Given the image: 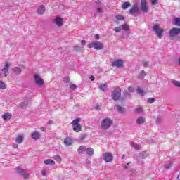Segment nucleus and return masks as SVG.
Returning a JSON list of instances; mask_svg holds the SVG:
<instances>
[{
	"instance_id": "nucleus-58",
	"label": "nucleus",
	"mask_w": 180,
	"mask_h": 180,
	"mask_svg": "<svg viewBox=\"0 0 180 180\" xmlns=\"http://www.w3.org/2000/svg\"><path fill=\"white\" fill-rule=\"evenodd\" d=\"M129 167V163H127L125 168H127Z\"/></svg>"
},
{
	"instance_id": "nucleus-23",
	"label": "nucleus",
	"mask_w": 180,
	"mask_h": 180,
	"mask_svg": "<svg viewBox=\"0 0 180 180\" xmlns=\"http://www.w3.org/2000/svg\"><path fill=\"white\" fill-rule=\"evenodd\" d=\"M146 122V118L144 117H139L136 120L137 124H143V123Z\"/></svg>"
},
{
	"instance_id": "nucleus-11",
	"label": "nucleus",
	"mask_w": 180,
	"mask_h": 180,
	"mask_svg": "<svg viewBox=\"0 0 180 180\" xmlns=\"http://www.w3.org/2000/svg\"><path fill=\"white\" fill-rule=\"evenodd\" d=\"M170 37H175L180 34V28L174 27L171 29L169 32Z\"/></svg>"
},
{
	"instance_id": "nucleus-46",
	"label": "nucleus",
	"mask_w": 180,
	"mask_h": 180,
	"mask_svg": "<svg viewBox=\"0 0 180 180\" xmlns=\"http://www.w3.org/2000/svg\"><path fill=\"white\" fill-rule=\"evenodd\" d=\"M143 67H148V62L147 61H145L143 63Z\"/></svg>"
},
{
	"instance_id": "nucleus-55",
	"label": "nucleus",
	"mask_w": 180,
	"mask_h": 180,
	"mask_svg": "<svg viewBox=\"0 0 180 180\" xmlns=\"http://www.w3.org/2000/svg\"><path fill=\"white\" fill-rule=\"evenodd\" d=\"M41 131H46V128L45 127H41Z\"/></svg>"
},
{
	"instance_id": "nucleus-37",
	"label": "nucleus",
	"mask_w": 180,
	"mask_h": 180,
	"mask_svg": "<svg viewBox=\"0 0 180 180\" xmlns=\"http://www.w3.org/2000/svg\"><path fill=\"white\" fill-rule=\"evenodd\" d=\"M115 19H117V20H124V17L122 15H115Z\"/></svg>"
},
{
	"instance_id": "nucleus-39",
	"label": "nucleus",
	"mask_w": 180,
	"mask_h": 180,
	"mask_svg": "<svg viewBox=\"0 0 180 180\" xmlns=\"http://www.w3.org/2000/svg\"><path fill=\"white\" fill-rule=\"evenodd\" d=\"M135 113H143V108L139 107L134 110Z\"/></svg>"
},
{
	"instance_id": "nucleus-52",
	"label": "nucleus",
	"mask_w": 180,
	"mask_h": 180,
	"mask_svg": "<svg viewBox=\"0 0 180 180\" xmlns=\"http://www.w3.org/2000/svg\"><path fill=\"white\" fill-rule=\"evenodd\" d=\"M90 79L91 80V81H95V77H94V76H91L90 77Z\"/></svg>"
},
{
	"instance_id": "nucleus-18",
	"label": "nucleus",
	"mask_w": 180,
	"mask_h": 180,
	"mask_svg": "<svg viewBox=\"0 0 180 180\" xmlns=\"http://www.w3.org/2000/svg\"><path fill=\"white\" fill-rule=\"evenodd\" d=\"M132 92H134V88H133L132 86H129L128 89L124 91V96H130L131 95L130 94H132Z\"/></svg>"
},
{
	"instance_id": "nucleus-28",
	"label": "nucleus",
	"mask_w": 180,
	"mask_h": 180,
	"mask_svg": "<svg viewBox=\"0 0 180 180\" xmlns=\"http://www.w3.org/2000/svg\"><path fill=\"white\" fill-rule=\"evenodd\" d=\"M173 25L174 26H180V18H176L172 22Z\"/></svg>"
},
{
	"instance_id": "nucleus-1",
	"label": "nucleus",
	"mask_w": 180,
	"mask_h": 180,
	"mask_svg": "<svg viewBox=\"0 0 180 180\" xmlns=\"http://www.w3.org/2000/svg\"><path fill=\"white\" fill-rule=\"evenodd\" d=\"M113 124V120L109 117L104 118L101 123V127L102 130H108V129H110Z\"/></svg>"
},
{
	"instance_id": "nucleus-45",
	"label": "nucleus",
	"mask_w": 180,
	"mask_h": 180,
	"mask_svg": "<svg viewBox=\"0 0 180 180\" xmlns=\"http://www.w3.org/2000/svg\"><path fill=\"white\" fill-rule=\"evenodd\" d=\"M148 103H154V98H149L148 99Z\"/></svg>"
},
{
	"instance_id": "nucleus-27",
	"label": "nucleus",
	"mask_w": 180,
	"mask_h": 180,
	"mask_svg": "<svg viewBox=\"0 0 180 180\" xmlns=\"http://www.w3.org/2000/svg\"><path fill=\"white\" fill-rule=\"evenodd\" d=\"M131 6V4L130 3L126 1V2H124L122 5V8L124 10V11H126V9H127V8L130 7Z\"/></svg>"
},
{
	"instance_id": "nucleus-30",
	"label": "nucleus",
	"mask_w": 180,
	"mask_h": 180,
	"mask_svg": "<svg viewBox=\"0 0 180 180\" xmlns=\"http://www.w3.org/2000/svg\"><path fill=\"white\" fill-rule=\"evenodd\" d=\"M172 84L174 85V86H177V88H180V82L178 80L172 79L171 81Z\"/></svg>"
},
{
	"instance_id": "nucleus-42",
	"label": "nucleus",
	"mask_w": 180,
	"mask_h": 180,
	"mask_svg": "<svg viewBox=\"0 0 180 180\" xmlns=\"http://www.w3.org/2000/svg\"><path fill=\"white\" fill-rule=\"evenodd\" d=\"M172 167V163L171 162H169V163H167L165 165V168H166L167 169H169V168Z\"/></svg>"
},
{
	"instance_id": "nucleus-24",
	"label": "nucleus",
	"mask_w": 180,
	"mask_h": 180,
	"mask_svg": "<svg viewBox=\"0 0 180 180\" xmlns=\"http://www.w3.org/2000/svg\"><path fill=\"white\" fill-rule=\"evenodd\" d=\"M44 164H46V165H54L56 162L51 159H46L44 161Z\"/></svg>"
},
{
	"instance_id": "nucleus-35",
	"label": "nucleus",
	"mask_w": 180,
	"mask_h": 180,
	"mask_svg": "<svg viewBox=\"0 0 180 180\" xmlns=\"http://www.w3.org/2000/svg\"><path fill=\"white\" fill-rule=\"evenodd\" d=\"M131 147H132V148H135V150H140V145L135 143H132L131 144Z\"/></svg>"
},
{
	"instance_id": "nucleus-44",
	"label": "nucleus",
	"mask_w": 180,
	"mask_h": 180,
	"mask_svg": "<svg viewBox=\"0 0 180 180\" xmlns=\"http://www.w3.org/2000/svg\"><path fill=\"white\" fill-rule=\"evenodd\" d=\"M70 88L72 91H74L75 89H77V86L75 84H71Z\"/></svg>"
},
{
	"instance_id": "nucleus-29",
	"label": "nucleus",
	"mask_w": 180,
	"mask_h": 180,
	"mask_svg": "<svg viewBox=\"0 0 180 180\" xmlns=\"http://www.w3.org/2000/svg\"><path fill=\"white\" fill-rule=\"evenodd\" d=\"M121 27H122V30H125V32H129V30H130V27L127 24L122 25Z\"/></svg>"
},
{
	"instance_id": "nucleus-16",
	"label": "nucleus",
	"mask_w": 180,
	"mask_h": 180,
	"mask_svg": "<svg viewBox=\"0 0 180 180\" xmlns=\"http://www.w3.org/2000/svg\"><path fill=\"white\" fill-rule=\"evenodd\" d=\"M1 117L6 122H8V120H11V117H12V113L9 112H5L4 115L1 116Z\"/></svg>"
},
{
	"instance_id": "nucleus-13",
	"label": "nucleus",
	"mask_w": 180,
	"mask_h": 180,
	"mask_svg": "<svg viewBox=\"0 0 180 180\" xmlns=\"http://www.w3.org/2000/svg\"><path fill=\"white\" fill-rule=\"evenodd\" d=\"M9 67H11V63H6L4 68L1 70V72L4 74L5 77H8L9 75Z\"/></svg>"
},
{
	"instance_id": "nucleus-50",
	"label": "nucleus",
	"mask_w": 180,
	"mask_h": 180,
	"mask_svg": "<svg viewBox=\"0 0 180 180\" xmlns=\"http://www.w3.org/2000/svg\"><path fill=\"white\" fill-rule=\"evenodd\" d=\"M94 39H96V40H98V39H99V34H96L94 36Z\"/></svg>"
},
{
	"instance_id": "nucleus-6",
	"label": "nucleus",
	"mask_w": 180,
	"mask_h": 180,
	"mask_svg": "<svg viewBox=\"0 0 180 180\" xmlns=\"http://www.w3.org/2000/svg\"><path fill=\"white\" fill-rule=\"evenodd\" d=\"M153 29L155 32V33H156L159 39H161L162 37V33H164V29L160 27V25L156 24L153 27Z\"/></svg>"
},
{
	"instance_id": "nucleus-3",
	"label": "nucleus",
	"mask_w": 180,
	"mask_h": 180,
	"mask_svg": "<svg viewBox=\"0 0 180 180\" xmlns=\"http://www.w3.org/2000/svg\"><path fill=\"white\" fill-rule=\"evenodd\" d=\"M120 96H122V89L120 87L115 88L111 94L112 99L118 101V99H120Z\"/></svg>"
},
{
	"instance_id": "nucleus-2",
	"label": "nucleus",
	"mask_w": 180,
	"mask_h": 180,
	"mask_svg": "<svg viewBox=\"0 0 180 180\" xmlns=\"http://www.w3.org/2000/svg\"><path fill=\"white\" fill-rule=\"evenodd\" d=\"M33 79L35 85H37L39 88H43L44 86V80L40 76L39 73H34L33 75Z\"/></svg>"
},
{
	"instance_id": "nucleus-51",
	"label": "nucleus",
	"mask_w": 180,
	"mask_h": 180,
	"mask_svg": "<svg viewBox=\"0 0 180 180\" xmlns=\"http://www.w3.org/2000/svg\"><path fill=\"white\" fill-rule=\"evenodd\" d=\"M81 43H82V46H85L86 41L85 40H82Z\"/></svg>"
},
{
	"instance_id": "nucleus-15",
	"label": "nucleus",
	"mask_w": 180,
	"mask_h": 180,
	"mask_svg": "<svg viewBox=\"0 0 180 180\" xmlns=\"http://www.w3.org/2000/svg\"><path fill=\"white\" fill-rule=\"evenodd\" d=\"M96 5L97 6V13H102V12H103L102 8H103V4H102V1H101L99 0L96 1Z\"/></svg>"
},
{
	"instance_id": "nucleus-53",
	"label": "nucleus",
	"mask_w": 180,
	"mask_h": 180,
	"mask_svg": "<svg viewBox=\"0 0 180 180\" xmlns=\"http://www.w3.org/2000/svg\"><path fill=\"white\" fill-rule=\"evenodd\" d=\"M13 147L14 148H18V144L14 143V144H13Z\"/></svg>"
},
{
	"instance_id": "nucleus-43",
	"label": "nucleus",
	"mask_w": 180,
	"mask_h": 180,
	"mask_svg": "<svg viewBox=\"0 0 180 180\" xmlns=\"http://www.w3.org/2000/svg\"><path fill=\"white\" fill-rule=\"evenodd\" d=\"M114 30L116 32V33H119V32H122V27H115Z\"/></svg>"
},
{
	"instance_id": "nucleus-8",
	"label": "nucleus",
	"mask_w": 180,
	"mask_h": 180,
	"mask_svg": "<svg viewBox=\"0 0 180 180\" xmlns=\"http://www.w3.org/2000/svg\"><path fill=\"white\" fill-rule=\"evenodd\" d=\"M140 12V8H139V4L137 2L134 3L132 8L129 10L130 15H134V13H139Z\"/></svg>"
},
{
	"instance_id": "nucleus-19",
	"label": "nucleus",
	"mask_w": 180,
	"mask_h": 180,
	"mask_svg": "<svg viewBox=\"0 0 180 180\" xmlns=\"http://www.w3.org/2000/svg\"><path fill=\"white\" fill-rule=\"evenodd\" d=\"M44 12H46V8L44 7V6H39L37 8L38 15H43Z\"/></svg>"
},
{
	"instance_id": "nucleus-38",
	"label": "nucleus",
	"mask_w": 180,
	"mask_h": 180,
	"mask_svg": "<svg viewBox=\"0 0 180 180\" xmlns=\"http://www.w3.org/2000/svg\"><path fill=\"white\" fill-rule=\"evenodd\" d=\"M98 89H100V91H105L106 89V84H101V85L98 86Z\"/></svg>"
},
{
	"instance_id": "nucleus-25",
	"label": "nucleus",
	"mask_w": 180,
	"mask_h": 180,
	"mask_svg": "<svg viewBox=\"0 0 180 180\" xmlns=\"http://www.w3.org/2000/svg\"><path fill=\"white\" fill-rule=\"evenodd\" d=\"M15 142H16L18 144H22V143H23V136L19 135V136L16 138Z\"/></svg>"
},
{
	"instance_id": "nucleus-22",
	"label": "nucleus",
	"mask_w": 180,
	"mask_h": 180,
	"mask_svg": "<svg viewBox=\"0 0 180 180\" xmlns=\"http://www.w3.org/2000/svg\"><path fill=\"white\" fill-rule=\"evenodd\" d=\"M115 109H116V110L117 112H119V113H124V112L126 111L124 108H123L119 105H115Z\"/></svg>"
},
{
	"instance_id": "nucleus-9",
	"label": "nucleus",
	"mask_w": 180,
	"mask_h": 180,
	"mask_svg": "<svg viewBox=\"0 0 180 180\" xmlns=\"http://www.w3.org/2000/svg\"><path fill=\"white\" fill-rule=\"evenodd\" d=\"M53 23L58 26V27H61L63 25H64V18L57 16L54 20H53Z\"/></svg>"
},
{
	"instance_id": "nucleus-54",
	"label": "nucleus",
	"mask_w": 180,
	"mask_h": 180,
	"mask_svg": "<svg viewBox=\"0 0 180 180\" xmlns=\"http://www.w3.org/2000/svg\"><path fill=\"white\" fill-rule=\"evenodd\" d=\"M48 124H53V121L51 120H50L49 122H48Z\"/></svg>"
},
{
	"instance_id": "nucleus-10",
	"label": "nucleus",
	"mask_w": 180,
	"mask_h": 180,
	"mask_svg": "<svg viewBox=\"0 0 180 180\" xmlns=\"http://www.w3.org/2000/svg\"><path fill=\"white\" fill-rule=\"evenodd\" d=\"M16 172H18V174H20V175H22L24 176V179H29L30 175L26 172V170L20 167H17Z\"/></svg>"
},
{
	"instance_id": "nucleus-17",
	"label": "nucleus",
	"mask_w": 180,
	"mask_h": 180,
	"mask_svg": "<svg viewBox=\"0 0 180 180\" xmlns=\"http://www.w3.org/2000/svg\"><path fill=\"white\" fill-rule=\"evenodd\" d=\"M64 144L66 146V147H70V146L72 145V139H71L70 137H67L64 140Z\"/></svg>"
},
{
	"instance_id": "nucleus-32",
	"label": "nucleus",
	"mask_w": 180,
	"mask_h": 180,
	"mask_svg": "<svg viewBox=\"0 0 180 180\" xmlns=\"http://www.w3.org/2000/svg\"><path fill=\"white\" fill-rule=\"evenodd\" d=\"M148 156V154L147 153V152H142L139 154V158H147V157Z\"/></svg>"
},
{
	"instance_id": "nucleus-31",
	"label": "nucleus",
	"mask_w": 180,
	"mask_h": 180,
	"mask_svg": "<svg viewBox=\"0 0 180 180\" xmlns=\"http://www.w3.org/2000/svg\"><path fill=\"white\" fill-rule=\"evenodd\" d=\"M137 94H139V95H141V96H144V90H143V89L138 87L137 88Z\"/></svg>"
},
{
	"instance_id": "nucleus-59",
	"label": "nucleus",
	"mask_w": 180,
	"mask_h": 180,
	"mask_svg": "<svg viewBox=\"0 0 180 180\" xmlns=\"http://www.w3.org/2000/svg\"><path fill=\"white\" fill-rule=\"evenodd\" d=\"M123 158H124V155H123L122 156V159L123 160Z\"/></svg>"
},
{
	"instance_id": "nucleus-5",
	"label": "nucleus",
	"mask_w": 180,
	"mask_h": 180,
	"mask_svg": "<svg viewBox=\"0 0 180 180\" xmlns=\"http://www.w3.org/2000/svg\"><path fill=\"white\" fill-rule=\"evenodd\" d=\"M80 120L79 118H77L72 122L73 130L74 131H76V133H79V131H81V124H79Z\"/></svg>"
},
{
	"instance_id": "nucleus-57",
	"label": "nucleus",
	"mask_w": 180,
	"mask_h": 180,
	"mask_svg": "<svg viewBox=\"0 0 180 180\" xmlns=\"http://www.w3.org/2000/svg\"><path fill=\"white\" fill-rule=\"evenodd\" d=\"M115 22L116 25H119V20H115Z\"/></svg>"
},
{
	"instance_id": "nucleus-4",
	"label": "nucleus",
	"mask_w": 180,
	"mask_h": 180,
	"mask_svg": "<svg viewBox=\"0 0 180 180\" xmlns=\"http://www.w3.org/2000/svg\"><path fill=\"white\" fill-rule=\"evenodd\" d=\"M87 47L89 49H95V50H103V44L101 41H93L88 44Z\"/></svg>"
},
{
	"instance_id": "nucleus-36",
	"label": "nucleus",
	"mask_w": 180,
	"mask_h": 180,
	"mask_svg": "<svg viewBox=\"0 0 180 180\" xmlns=\"http://www.w3.org/2000/svg\"><path fill=\"white\" fill-rule=\"evenodd\" d=\"M0 89H6V84L2 81H0Z\"/></svg>"
},
{
	"instance_id": "nucleus-12",
	"label": "nucleus",
	"mask_w": 180,
	"mask_h": 180,
	"mask_svg": "<svg viewBox=\"0 0 180 180\" xmlns=\"http://www.w3.org/2000/svg\"><path fill=\"white\" fill-rule=\"evenodd\" d=\"M123 64H124V60L118 59L112 63V66L116 67V68H120V67H123Z\"/></svg>"
},
{
	"instance_id": "nucleus-47",
	"label": "nucleus",
	"mask_w": 180,
	"mask_h": 180,
	"mask_svg": "<svg viewBox=\"0 0 180 180\" xmlns=\"http://www.w3.org/2000/svg\"><path fill=\"white\" fill-rule=\"evenodd\" d=\"M157 1H158V0H150L151 4H152L153 5H155V4H157Z\"/></svg>"
},
{
	"instance_id": "nucleus-21",
	"label": "nucleus",
	"mask_w": 180,
	"mask_h": 180,
	"mask_svg": "<svg viewBox=\"0 0 180 180\" xmlns=\"http://www.w3.org/2000/svg\"><path fill=\"white\" fill-rule=\"evenodd\" d=\"M77 153L79 154H85V153H86V147H85V146H79L77 149Z\"/></svg>"
},
{
	"instance_id": "nucleus-7",
	"label": "nucleus",
	"mask_w": 180,
	"mask_h": 180,
	"mask_svg": "<svg viewBox=\"0 0 180 180\" xmlns=\"http://www.w3.org/2000/svg\"><path fill=\"white\" fill-rule=\"evenodd\" d=\"M103 160L105 162H112L113 161V155L110 152H105L103 154Z\"/></svg>"
},
{
	"instance_id": "nucleus-26",
	"label": "nucleus",
	"mask_w": 180,
	"mask_h": 180,
	"mask_svg": "<svg viewBox=\"0 0 180 180\" xmlns=\"http://www.w3.org/2000/svg\"><path fill=\"white\" fill-rule=\"evenodd\" d=\"M86 154H87V155H90V156L94 155V149L92 148H86Z\"/></svg>"
},
{
	"instance_id": "nucleus-41",
	"label": "nucleus",
	"mask_w": 180,
	"mask_h": 180,
	"mask_svg": "<svg viewBox=\"0 0 180 180\" xmlns=\"http://www.w3.org/2000/svg\"><path fill=\"white\" fill-rule=\"evenodd\" d=\"M20 106L21 108H22V109H25V108H26V106H27V102L21 103L20 104Z\"/></svg>"
},
{
	"instance_id": "nucleus-14",
	"label": "nucleus",
	"mask_w": 180,
	"mask_h": 180,
	"mask_svg": "<svg viewBox=\"0 0 180 180\" xmlns=\"http://www.w3.org/2000/svg\"><path fill=\"white\" fill-rule=\"evenodd\" d=\"M141 11H143L144 13H147V12H148V6H147L146 0H141Z\"/></svg>"
},
{
	"instance_id": "nucleus-49",
	"label": "nucleus",
	"mask_w": 180,
	"mask_h": 180,
	"mask_svg": "<svg viewBox=\"0 0 180 180\" xmlns=\"http://www.w3.org/2000/svg\"><path fill=\"white\" fill-rule=\"evenodd\" d=\"M85 163L87 164V165H89V164H91V160H86Z\"/></svg>"
},
{
	"instance_id": "nucleus-56",
	"label": "nucleus",
	"mask_w": 180,
	"mask_h": 180,
	"mask_svg": "<svg viewBox=\"0 0 180 180\" xmlns=\"http://www.w3.org/2000/svg\"><path fill=\"white\" fill-rule=\"evenodd\" d=\"M176 180H180V172H179V175L177 176Z\"/></svg>"
},
{
	"instance_id": "nucleus-40",
	"label": "nucleus",
	"mask_w": 180,
	"mask_h": 180,
	"mask_svg": "<svg viewBox=\"0 0 180 180\" xmlns=\"http://www.w3.org/2000/svg\"><path fill=\"white\" fill-rule=\"evenodd\" d=\"M41 174L43 176H47V175H49V171H47L46 169H44L41 172Z\"/></svg>"
},
{
	"instance_id": "nucleus-20",
	"label": "nucleus",
	"mask_w": 180,
	"mask_h": 180,
	"mask_svg": "<svg viewBox=\"0 0 180 180\" xmlns=\"http://www.w3.org/2000/svg\"><path fill=\"white\" fill-rule=\"evenodd\" d=\"M31 137L34 140H39V139H40V134L39 131H34L31 134Z\"/></svg>"
},
{
	"instance_id": "nucleus-34",
	"label": "nucleus",
	"mask_w": 180,
	"mask_h": 180,
	"mask_svg": "<svg viewBox=\"0 0 180 180\" xmlns=\"http://www.w3.org/2000/svg\"><path fill=\"white\" fill-rule=\"evenodd\" d=\"M53 160H55V161L58 162V164H60V162L62 161L61 157L60 155L54 156Z\"/></svg>"
},
{
	"instance_id": "nucleus-48",
	"label": "nucleus",
	"mask_w": 180,
	"mask_h": 180,
	"mask_svg": "<svg viewBox=\"0 0 180 180\" xmlns=\"http://www.w3.org/2000/svg\"><path fill=\"white\" fill-rule=\"evenodd\" d=\"M141 77H144V75H146V72L145 71H142L140 74Z\"/></svg>"
},
{
	"instance_id": "nucleus-33",
	"label": "nucleus",
	"mask_w": 180,
	"mask_h": 180,
	"mask_svg": "<svg viewBox=\"0 0 180 180\" xmlns=\"http://www.w3.org/2000/svg\"><path fill=\"white\" fill-rule=\"evenodd\" d=\"M15 74H20L22 72V69L20 68L15 67L13 69Z\"/></svg>"
}]
</instances>
